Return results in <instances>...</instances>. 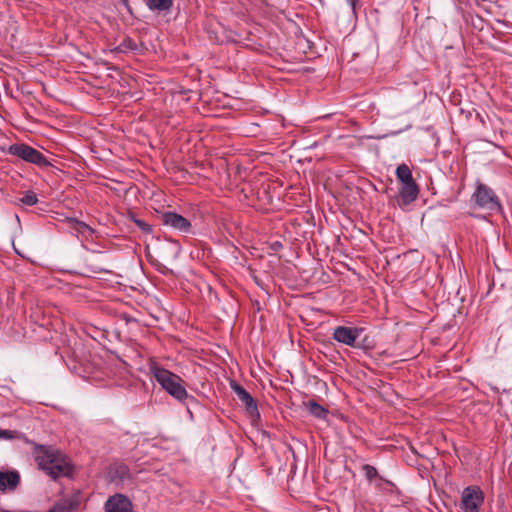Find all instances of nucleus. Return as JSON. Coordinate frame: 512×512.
<instances>
[{"mask_svg":"<svg viewBox=\"0 0 512 512\" xmlns=\"http://www.w3.org/2000/svg\"><path fill=\"white\" fill-rule=\"evenodd\" d=\"M150 370L159 385L173 398L180 402L188 398L187 390L183 386L180 376L157 365L151 366Z\"/></svg>","mask_w":512,"mask_h":512,"instance_id":"obj_1","label":"nucleus"},{"mask_svg":"<svg viewBox=\"0 0 512 512\" xmlns=\"http://www.w3.org/2000/svg\"><path fill=\"white\" fill-rule=\"evenodd\" d=\"M26 443L32 446V454L36 463L47 474L52 470L53 466H56L66 457L64 453L53 446L41 445L29 439H26Z\"/></svg>","mask_w":512,"mask_h":512,"instance_id":"obj_2","label":"nucleus"},{"mask_svg":"<svg viewBox=\"0 0 512 512\" xmlns=\"http://www.w3.org/2000/svg\"><path fill=\"white\" fill-rule=\"evenodd\" d=\"M472 200L478 208L491 214L503 212V206L499 197L492 188L480 181L476 182V189L472 195Z\"/></svg>","mask_w":512,"mask_h":512,"instance_id":"obj_3","label":"nucleus"},{"mask_svg":"<svg viewBox=\"0 0 512 512\" xmlns=\"http://www.w3.org/2000/svg\"><path fill=\"white\" fill-rule=\"evenodd\" d=\"M8 153L39 167L52 166L51 162L40 151L24 143L10 145Z\"/></svg>","mask_w":512,"mask_h":512,"instance_id":"obj_4","label":"nucleus"},{"mask_svg":"<svg viewBox=\"0 0 512 512\" xmlns=\"http://www.w3.org/2000/svg\"><path fill=\"white\" fill-rule=\"evenodd\" d=\"M484 503V493L478 486L464 488L461 495V508L463 512H479Z\"/></svg>","mask_w":512,"mask_h":512,"instance_id":"obj_5","label":"nucleus"},{"mask_svg":"<svg viewBox=\"0 0 512 512\" xmlns=\"http://www.w3.org/2000/svg\"><path fill=\"white\" fill-rule=\"evenodd\" d=\"M107 263L108 261L103 252L91 251L83 258V267L87 273L98 274L110 272L107 268Z\"/></svg>","mask_w":512,"mask_h":512,"instance_id":"obj_6","label":"nucleus"},{"mask_svg":"<svg viewBox=\"0 0 512 512\" xmlns=\"http://www.w3.org/2000/svg\"><path fill=\"white\" fill-rule=\"evenodd\" d=\"M362 332L363 328L359 327L337 326L333 331L332 338L341 344L356 347V340Z\"/></svg>","mask_w":512,"mask_h":512,"instance_id":"obj_7","label":"nucleus"},{"mask_svg":"<svg viewBox=\"0 0 512 512\" xmlns=\"http://www.w3.org/2000/svg\"><path fill=\"white\" fill-rule=\"evenodd\" d=\"M230 387L251 416L259 415L256 401L243 386L238 384L236 381H231Z\"/></svg>","mask_w":512,"mask_h":512,"instance_id":"obj_8","label":"nucleus"},{"mask_svg":"<svg viewBox=\"0 0 512 512\" xmlns=\"http://www.w3.org/2000/svg\"><path fill=\"white\" fill-rule=\"evenodd\" d=\"M161 222L165 226H169L184 233L189 232L191 229V223L188 219L172 211L162 213Z\"/></svg>","mask_w":512,"mask_h":512,"instance_id":"obj_9","label":"nucleus"},{"mask_svg":"<svg viewBox=\"0 0 512 512\" xmlns=\"http://www.w3.org/2000/svg\"><path fill=\"white\" fill-rule=\"evenodd\" d=\"M104 509L105 512H132L133 505L126 495L116 493L107 499Z\"/></svg>","mask_w":512,"mask_h":512,"instance_id":"obj_10","label":"nucleus"},{"mask_svg":"<svg viewBox=\"0 0 512 512\" xmlns=\"http://www.w3.org/2000/svg\"><path fill=\"white\" fill-rule=\"evenodd\" d=\"M419 192V186L415 181L401 185L399 191L400 204L404 206L410 205L418 198Z\"/></svg>","mask_w":512,"mask_h":512,"instance_id":"obj_11","label":"nucleus"},{"mask_svg":"<svg viewBox=\"0 0 512 512\" xmlns=\"http://www.w3.org/2000/svg\"><path fill=\"white\" fill-rule=\"evenodd\" d=\"M19 484L20 474L18 471H0V491H14Z\"/></svg>","mask_w":512,"mask_h":512,"instance_id":"obj_12","label":"nucleus"},{"mask_svg":"<svg viewBox=\"0 0 512 512\" xmlns=\"http://www.w3.org/2000/svg\"><path fill=\"white\" fill-rule=\"evenodd\" d=\"M73 474V465L70 459L66 456L56 466L52 467L48 475L53 479L57 480L60 477H71Z\"/></svg>","mask_w":512,"mask_h":512,"instance_id":"obj_13","label":"nucleus"},{"mask_svg":"<svg viewBox=\"0 0 512 512\" xmlns=\"http://www.w3.org/2000/svg\"><path fill=\"white\" fill-rule=\"evenodd\" d=\"M144 45L142 42L137 43L135 40H133L130 37H126L123 39V41L115 48L118 52H128V51H135L138 53H142L144 51Z\"/></svg>","mask_w":512,"mask_h":512,"instance_id":"obj_14","label":"nucleus"},{"mask_svg":"<svg viewBox=\"0 0 512 512\" xmlns=\"http://www.w3.org/2000/svg\"><path fill=\"white\" fill-rule=\"evenodd\" d=\"M396 177L401 182V185L415 181L407 164H400L396 168Z\"/></svg>","mask_w":512,"mask_h":512,"instance_id":"obj_15","label":"nucleus"},{"mask_svg":"<svg viewBox=\"0 0 512 512\" xmlns=\"http://www.w3.org/2000/svg\"><path fill=\"white\" fill-rule=\"evenodd\" d=\"M150 10L168 11L173 5V0H146Z\"/></svg>","mask_w":512,"mask_h":512,"instance_id":"obj_16","label":"nucleus"},{"mask_svg":"<svg viewBox=\"0 0 512 512\" xmlns=\"http://www.w3.org/2000/svg\"><path fill=\"white\" fill-rule=\"evenodd\" d=\"M307 407L310 414L319 419H324L328 415V410L315 401H309Z\"/></svg>","mask_w":512,"mask_h":512,"instance_id":"obj_17","label":"nucleus"},{"mask_svg":"<svg viewBox=\"0 0 512 512\" xmlns=\"http://www.w3.org/2000/svg\"><path fill=\"white\" fill-rule=\"evenodd\" d=\"M70 221L74 223L73 228L78 233L84 234L85 232H89L90 234H92V233L95 232V230L93 228H91L88 224H86V223H84L82 221H79V220H76V219H70Z\"/></svg>","mask_w":512,"mask_h":512,"instance_id":"obj_18","label":"nucleus"},{"mask_svg":"<svg viewBox=\"0 0 512 512\" xmlns=\"http://www.w3.org/2000/svg\"><path fill=\"white\" fill-rule=\"evenodd\" d=\"M20 201L27 206H34L38 202L37 195L33 191H26Z\"/></svg>","mask_w":512,"mask_h":512,"instance_id":"obj_19","label":"nucleus"},{"mask_svg":"<svg viewBox=\"0 0 512 512\" xmlns=\"http://www.w3.org/2000/svg\"><path fill=\"white\" fill-rule=\"evenodd\" d=\"M362 470H363V472L365 474V477L369 481H372L378 475L377 469L374 466L370 465V464H364L362 466Z\"/></svg>","mask_w":512,"mask_h":512,"instance_id":"obj_20","label":"nucleus"},{"mask_svg":"<svg viewBox=\"0 0 512 512\" xmlns=\"http://www.w3.org/2000/svg\"><path fill=\"white\" fill-rule=\"evenodd\" d=\"M134 223L137 225V227L144 233H151L152 232V226L145 222L142 219H137L135 217H132Z\"/></svg>","mask_w":512,"mask_h":512,"instance_id":"obj_21","label":"nucleus"},{"mask_svg":"<svg viewBox=\"0 0 512 512\" xmlns=\"http://www.w3.org/2000/svg\"><path fill=\"white\" fill-rule=\"evenodd\" d=\"M14 438V432L11 430L0 429V439L10 440Z\"/></svg>","mask_w":512,"mask_h":512,"instance_id":"obj_22","label":"nucleus"},{"mask_svg":"<svg viewBox=\"0 0 512 512\" xmlns=\"http://www.w3.org/2000/svg\"><path fill=\"white\" fill-rule=\"evenodd\" d=\"M352 8V10L355 12L356 10V5L357 3L359 2V0H347Z\"/></svg>","mask_w":512,"mask_h":512,"instance_id":"obj_23","label":"nucleus"},{"mask_svg":"<svg viewBox=\"0 0 512 512\" xmlns=\"http://www.w3.org/2000/svg\"><path fill=\"white\" fill-rule=\"evenodd\" d=\"M278 246H281V244L279 242H276L275 247H278Z\"/></svg>","mask_w":512,"mask_h":512,"instance_id":"obj_24","label":"nucleus"},{"mask_svg":"<svg viewBox=\"0 0 512 512\" xmlns=\"http://www.w3.org/2000/svg\"><path fill=\"white\" fill-rule=\"evenodd\" d=\"M278 246H281V244L279 242H276L275 247H278Z\"/></svg>","mask_w":512,"mask_h":512,"instance_id":"obj_25","label":"nucleus"}]
</instances>
